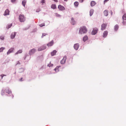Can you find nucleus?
Wrapping results in <instances>:
<instances>
[{
	"instance_id": "obj_39",
	"label": "nucleus",
	"mask_w": 126,
	"mask_h": 126,
	"mask_svg": "<svg viewBox=\"0 0 126 126\" xmlns=\"http://www.w3.org/2000/svg\"><path fill=\"white\" fill-rule=\"evenodd\" d=\"M109 0H105L104 1V4H105L106 2L108 1Z\"/></svg>"
},
{
	"instance_id": "obj_24",
	"label": "nucleus",
	"mask_w": 126,
	"mask_h": 126,
	"mask_svg": "<svg viewBox=\"0 0 126 126\" xmlns=\"http://www.w3.org/2000/svg\"><path fill=\"white\" fill-rule=\"evenodd\" d=\"M26 2V1L25 0H23L22 1V4L24 7H25Z\"/></svg>"
},
{
	"instance_id": "obj_28",
	"label": "nucleus",
	"mask_w": 126,
	"mask_h": 126,
	"mask_svg": "<svg viewBox=\"0 0 126 126\" xmlns=\"http://www.w3.org/2000/svg\"><path fill=\"white\" fill-rule=\"evenodd\" d=\"M5 49V48L3 47H2L0 48V52H1L3 51V50Z\"/></svg>"
},
{
	"instance_id": "obj_11",
	"label": "nucleus",
	"mask_w": 126,
	"mask_h": 126,
	"mask_svg": "<svg viewBox=\"0 0 126 126\" xmlns=\"http://www.w3.org/2000/svg\"><path fill=\"white\" fill-rule=\"evenodd\" d=\"M67 57L66 56H64L62 60L61 61L60 63H65Z\"/></svg>"
},
{
	"instance_id": "obj_6",
	"label": "nucleus",
	"mask_w": 126,
	"mask_h": 126,
	"mask_svg": "<svg viewBox=\"0 0 126 126\" xmlns=\"http://www.w3.org/2000/svg\"><path fill=\"white\" fill-rule=\"evenodd\" d=\"M98 30V29L96 28H93V30L91 32V34L92 35H95L97 33Z\"/></svg>"
},
{
	"instance_id": "obj_13",
	"label": "nucleus",
	"mask_w": 126,
	"mask_h": 126,
	"mask_svg": "<svg viewBox=\"0 0 126 126\" xmlns=\"http://www.w3.org/2000/svg\"><path fill=\"white\" fill-rule=\"evenodd\" d=\"M9 14V11L8 9H7L5 10L4 15V16H6L7 15H8Z\"/></svg>"
},
{
	"instance_id": "obj_47",
	"label": "nucleus",
	"mask_w": 126,
	"mask_h": 126,
	"mask_svg": "<svg viewBox=\"0 0 126 126\" xmlns=\"http://www.w3.org/2000/svg\"><path fill=\"white\" fill-rule=\"evenodd\" d=\"M64 0V1H67L68 0Z\"/></svg>"
},
{
	"instance_id": "obj_23",
	"label": "nucleus",
	"mask_w": 126,
	"mask_h": 126,
	"mask_svg": "<svg viewBox=\"0 0 126 126\" xmlns=\"http://www.w3.org/2000/svg\"><path fill=\"white\" fill-rule=\"evenodd\" d=\"M94 12V10L93 9L90 10V16H91Z\"/></svg>"
},
{
	"instance_id": "obj_9",
	"label": "nucleus",
	"mask_w": 126,
	"mask_h": 126,
	"mask_svg": "<svg viewBox=\"0 0 126 126\" xmlns=\"http://www.w3.org/2000/svg\"><path fill=\"white\" fill-rule=\"evenodd\" d=\"M107 24L105 23L101 25V30H104L106 28Z\"/></svg>"
},
{
	"instance_id": "obj_31",
	"label": "nucleus",
	"mask_w": 126,
	"mask_h": 126,
	"mask_svg": "<svg viewBox=\"0 0 126 126\" xmlns=\"http://www.w3.org/2000/svg\"><path fill=\"white\" fill-rule=\"evenodd\" d=\"M53 65V64L52 63H48L47 65V66L49 67L52 66Z\"/></svg>"
},
{
	"instance_id": "obj_50",
	"label": "nucleus",
	"mask_w": 126,
	"mask_h": 126,
	"mask_svg": "<svg viewBox=\"0 0 126 126\" xmlns=\"http://www.w3.org/2000/svg\"><path fill=\"white\" fill-rule=\"evenodd\" d=\"M51 63V62H50V63Z\"/></svg>"
},
{
	"instance_id": "obj_14",
	"label": "nucleus",
	"mask_w": 126,
	"mask_h": 126,
	"mask_svg": "<svg viewBox=\"0 0 126 126\" xmlns=\"http://www.w3.org/2000/svg\"><path fill=\"white\" fill-rule=\"evenodd\" d=\"M16 32H14L12 33L11 35V38L12 39H14L16 35Z\"/></svg>"
},
{
	"instance_id": "obj_51",
	"label": "nucleus",
	"mask_w": 126,
	"mask_h": 126,
	"mask_svg": "<svg viewBox=\"0 0 126 126\" xmlns=\"http://www.w3.org/2000/svg\"><path fill=\"white\" fill-rule=\"evenodd\" d=\"M1 0H0V1Z\"/></svg>"
},
{
	"instance_id": "obj_32",
	"label": "nucleus",
	"mask_w": 126,
	"mask_h": 126,
	"mask_svg": "<svg viewBox=\"0 0 126 126\" xmlns=\"http://www.w3.org/2000/svg\"><path fill=\"white\" fill-rule=\"evenodd\" d=\"M12 26V24H10L9 25H8V29H9V28H10L11 26Z\"/></svg>"
},
{
	"instance_id": "obj_49",
	"label": "nucleus",
	"mask_w": 126,
	"mask_h": 126,
	"mask_svg": "<svg viewBox=\"0 0 126 126\" xmlns=\"http://www.w3.org/2000/svg\"><path fill=\"white\" fill-rule=\"evenodd\" d=\"M14 97V96L13 95L12 98H13Z\"/></svg>"
},
{
	"instance_id": "obj_16",
	"label": "nucleus",
	"mask_w": 126,
	"mask_h": 126,
	"mask_svg": "<svg viewBox=\"0 0 126 126\" xmlns=\"http://www.w3.org/2000/svg\"><path fill=\"white\" fill-rule=\"evenodd\" d=\"M53 40H52L49 43L47 44V45L48 47L51 46L53 45Z\"/></svg>"
},
{
	"instance_id": "obj_8",
	"label": "nucleus",
	"mask_w": 126,
	"mask_h": 126,
	"mask_svg": "<svg viewBox=\"0 0 126 126\" xmlns=\"http://www.w3.org/2000/svg\"><path fill=\"white\" fill-rule=\"evenodd\" d=\"M14 50V47H12L7 52V55H9L10 53L13 52V51Z\"/></svg>"
},
{
	"instance_id": "obj_22",
	"label": "nucleus",
	"mask_w": 126,
	"mask_h": 126,
	"mask_svg": "<svg viewBox=\"0 0 126 126\" xmlns=\"http://www.w3.org/2000/svg\"><path fill=\"white\" fill-rule=\"evenodd\" d=\"M118 25L116 24L115 25L114 27V30L115 31H117L119 28Z\"/></svg>"
},
{
	"instance_id": "obj_12",
	"label": "nucleus",
	"mask_w": 126,
	"mask_h": 126,
	"mask_svg": "<svg viewBox=\"0 0 126 126\" xmlns=\"http://www.w3.org/2000/svg\"><path fill=\"white\" fill-rule=\"evenodd\" d=\"M71 24L73 25H75L76 24V21L73 17H72L70 22Z\"/></svg>"
},
{
	"instance_id": "obj_48",
	"label": "nucleus",
	"mask_w": 126,
	"mask_h": 126,
	"mask_svg": "<svg viewBox=\"0 0 126 126\" xmlns=\"http://www.w3.org/2000/svg\"><path fill=\"white\" fill-rule=\"evenodd\" d=\"M20 63L19 62V61H18V63Z\"/></svg>"
},
{
	"instance_id": "obj_27",
	"label": "nucleus",
	"mask_w": 126,
	"mask_h": 126,
	"mask_svg": "<svg viewBox=\"0 0 126 126\" xmlns=\"http://www.w3.org/2000/svg\"><path fill=\"white\" fill-rule=\"evenodd\" d=\"M79 3L78 2L76 1L74 3V5L75 6L77 7L79 5Z\"/></svg>"
},
{
	"instance_id": "obj_15",
	"label": "nucleus",
	"mask_w": 126,
	"mask_h": 126,
	"mask_svg": "<svg viewBox=\"0 0 126 126\" xmlns=\"http://www.w3.org/2000/svg\"><path fill=\"white\" fill-rule=\"evenodd\" d=\"M108 34V32L107 31H104L103 33V37L104 38H106V37Z\"/></svg>"
},
{
	"instance_id": "obj_38",
	"label": "nucleus",
	"mask_w": 126,
	"mask_h": 126,
	"mask_svg": "<svg viewBox=\"0 0 126 126\" xmlns=\"http://www.w3.org/2000/svg\"><path fill=\"white\" fill-rule=\"evenodd\" d=\"M29 27H28V28H25L23 29V30H28L29 29Z\"/></svg>"
},
{
	"instance_id": "obj_33",
	"label": "nucleus",
	"mask_w": 126,
	"mask_h": 126,
	"mask_svg": "<svg viewBox=\"0 0 126 126\" xmlns=\"http://www.w3.org/2000/svg\"><path fill=\"white\" fill-rule=\"evenodd\" d=\"M45 26V23H42L39 25V26L40 27H42Z\"/></svg>"
},
{
	"instance_id": "obj_43",
	"label": "nucleus",
	"mask_w": 126,
	"mask_h": 126,
	"mask_svg": "<svg viewBox=\"0 0 126 126\" xmlns=\"http://www.w3.org/2000/svg\"><path fill=\"white\" fill-rule=\"evenodd\" d=\"M84 0H80V2H82Z\"/></svg>"
},
{
	"instance_id": "obj_41",
	"label": "nucleus",
	"mask_w": 126,
	"mask_h": 126,
	"mask_svg": "<svg viewBox=\"0 0 126 126\" xmlns=\"http://www.w3.org/2000/svg\"><path fill=\"white\" fill-rule=\"evenodd\" d=\"M6 76V75H4V74H2L1 75V77H2V79L3 77V76Z\"/></svg>"
},
{
	"instance_id": "obj_36",
	"label": "nucleus",
	"mask_w": 126,
	"mask_h": 126,
	"mask_svg": "<svg viewBox=\"0 0 126 126\" xmlns=\"http://www.w3.org/2000/svg\"><path fill=\"white\" fill-rule=\"evenodd\" d=\"M40 11V9L39 8L38 9H37L36 10V12H38Z\"/></svg>"
},
{
	"instance_id": "obj_40",
	"label": "nucleus",
	"mask_w": 126,
	"mask_h": 126,
	"mask_svg": "<svg viewBox=\"0 0 126 126\" xmlns=\"http://www.w3.org/2000/svg\"><path fill=\"white\" fill-rule=\"evenodd\" d=\"M16 0H11V2L13 3L15 2Z\"/></svg>"
},
{
	"instance_id": "obj_46",
	"label": "nucleus",
	"mask_w": 126,
	"mask_h": 126,
	"mask_svg": "<svg viewBox=\"0 0 126 126\" xmlns=\"http://www.w3.org/2000/svg\"><path fill=\"white\" fill-rule=\"evenodd\" d=\"M22 79H23L22 78H21V79H20V80L21 81H22Z\"/></svg>"
},
{
	"instance_id": "obj_44",
	"label": "nucleus",
	"mask_w": 126,
	"mask_h": 126,
	"mask_svg": "<svg viewBox=\"0 0 126 126\" xmlns=\"http://www.w3.org/2000/svg\"><path fill=\"white\" fill-rule=\"evenodd\" d=\"M27 57H29V56H28V55H26L25 56V57L24 58V59L25 60V59Z\"/></svg>"
},
{
	"instance_id": "obj_20",
	"label": "nucleus",
	"mask_w": 126,
	"mask_h": 126,
	"mask_svg": "<svg viewBox=\"0 0 126 126\" xmlns=\"http://www.w3.org/2000/svg\"><path fill=\"white\" fill-rule=\"evenodd\" d=\"M51 8L53 9H55L56 8V5L55 4H52L51 6Z\"/></svg>"
},
{
	"instance_id": "obj_3",
	"label": "nucleus",
	"mask_w": 126,
	"mask_h": 126,
	"mask_svg": "<svg viewBox=\"0 0 126 126\" xmlns=\"http://www.w3.org/2000/svg\"><path fill=\"white\" fill-rule=\"evenodd\" d=\"M36 50L35 48H32L30 50L29 54L30 56L33 55L36 51Z\"/></svg>"
},
{
	"instance_id": "obj_35",
	"label": "nucleus",
	"mask_w": 126,
	"mask_h": 126,
	"mask_svg": "<svg viewBox=\"0 0 126 126\" xmlns=\"http://www.w3.org/2000/svg\"><path fill=\"white\" fill-rule=\"evenodd\" d=\"M122 23L123 24V25H126V21H124V20H123Z\"/></svg>"
},
{
	"instance_id": "obj_26",
	"label": "nucleus",
	"mask_w": 126,
	"mask_h": 126,
	"mask_svg": "<svg viewBox=\"0 0 126 126\" xmlns=\"http://www.w3.org/2000/svg\"><path fill=\"white\" fill-rule=\"evenodd\" d=\"M22 50H18L17 52H16L15 53V54H17L18 53H22Z\"/></svg>"
},
{
	"instance_id": "obj_7",
	"label": "nucleus",
	"mask_w": 126,
	"mask_h": 126,
	"mask_svg": "<svg viewBox=\"0 0 126 126\" xmlns=\"http://www.w3.org/2000/svg\"><path fill=\"white\" fill-rule=\"evenodd\" d=\"M58 8L61 11H64L65 10V8L64 7L60 4L58 6Z\"/></svg>"
},
{
	"instance_id": "obj_1",
	"label": "nucleus",
	"mask_w": 126,
	"mask_h": 126,
	"mask_svg": "<svg viewBox=\"0 0 126 126\" xmlns=\"http://www.w3.org/2000/svg\"><path fill=\"white\" fill-rule=\"evenodd\" d=\"M87 31V29L85 26H83L80 27L79 32V34H82L86 33Z\"/></svg>"
},
{
	"instance_id": "obj_25",
	"label": "nucleus",
	"mask_w": 126,
	"mask_h": 126,
	"mask_svg": "<svg viewBox=\"0 0 126 126\" xmlns=\"http://www.w3.org/2000/svg\"><path fill=\"white\" fill-rule=\"evenodd\" d=\"M122 19L123 20H126V14H125L122 16Z\"/></svg>"
},
{
	"instance_id": "obj_19",
	"label": "nucleus",
	"mask_w": 126,
	"mask_h": 126,
	"mask_svg": "<svg viewBox=\"0 0 126 126\" xmlns=\"http://www.w3.org/2000/svg\"><path fill=\"white\" fill-rule=\"evenodd\" d=\"M95 2L94 1H92L90 2V5L92 7L94 6L96 4Z\"/></svg>"
},
{
	"instance_id": "obj_10",
	"label": "nucleus",
	"mask_w": 126,
	"mask_h": 126,
	"mask_svg": "<svg viewBox=\"0 0 126 126\" xmlns=\"http://www.w3.org/2000/svg\"><path fill=\"white\" fill-rule=\"evenodd\" d=\"M79 45L78 43H77L75 44L74 46V48L76 50H78L79 47Z\"/></svg>"
},
{
	"instance_id": "obj_30",
	"label": "nucleus",
	"mask_w": 126,
	"mask_h": 126,
	"mask_svg": "<svg viewBox=\"0 0 126 126\" xmlns=\"http://www.w3.org/2000/svg\"><path fill=\"white\" fill-rule=\"evenodd\" d=\"M0 39L1 40H3L4 39V37L2 35L0 36Z\"/></svg>"
},
{
	"instance_id": "obj_18",
	"label": "nucleus",
	"mask_w": 126,
	"mask_h": 126,
	"mask_svg": "<svg viewBox=\"0 0 126 126\" xmlns=\"http://www.w3.org/2000/svg\"><path fill=\"white\" fill-rule=\"evenodd\" d=\"M105 16H107L108 15V11L106 10H105L103 12Z\"/></svg>"
},
{
	"instance_id": "obj_42",
	"label": "nucleus",
	"mask_w": 126,
	"mask_h": 126,
	"mask_svg": "<svg viewBox=\"0 0 126 126\" xmlns=\"http://www.w3.org/2000/svg\"><path fill=\"white\" fill-rule=\"evenodd\" d=\"M110 12H111V15H112L113 12L111 10L110 11Z\"/></svg>"
},
{
	"instance_id": "obj_17",
	"label": "nucleus",
	"mask_w": 126,
	"mask_h": 126,
	"mask_svg": "<svg viewBox=\"0 0 126 126\" xmlns=\"http://www.w3.org/2000/svg\"><path fill=\"white\" fill-rule=\"evenodd\" d=\"M57 51L56 50H53L51 52V55L52 56H53L56 55Z\"/></svg>"
},
{
	"instance_id": "obj_45",
	"label": "nucleus",
	"mask_w": 126,
	"mask_h": 126,
	"mask_svg": "<svg viewBox=\"0 0 126 126\" xmlns=\"http://www.w3.org/2000/svg\"><path fill=\"white\" fill-rule=\"evenodd\" d=\"M57 67H56V68H55L54 69V70L55 71H56V70H57Z\"/></svg>"
},
{
	"instance_id": "obj_34",
	"label": "nucleus",
	"mask_w": 126,
	"mask_h": 126,
	"mask_svg": "<svg viewBox=\"0 0 126 126\" xmlns=\"http://www.w3.org/2000/svg\"><path fill=\"white\" fill-rule=\"evenodd\" d=\"M47 34L46 33H43L42 34V38H43L44 36H45L46 35H47Z\"/></svg>"
},
{
	"instance_id": "obj_37",
	"label": "nucleus",
	"mask_w": 126,
	"mask_h": 126,
	"mask_svg": "<svg viewBox=\"0 0 126 126\" xmlns=\"http://www.w3.org/2000/svg\"><path fill=\"white\" fill-rule=\"evenodd\" d=\"M45 2V0H42L41 2V3H42V4L44 3Z\"/></svg>"
},
{
	"instance_id": "obj_2",
	"label": "nucleus",
	"mask_w": 126,
	"mask_h": 126,
	"mask_svg": "<svg viewBox=\"0 0 126 126\" xmlns=\"http://www.w3.org/2000/svg\"><path fill=\"white\" fill-rule=\"evenodd\" d=\"M8 94L11 93V92L8 87H6L5 89H2L1 92V94L2 95H3L5 94L4 92Z\"/></svg>"
},
{
	"instance_id": "obj_29",
	"label": "nucleus",
	"mask_w": 126,
	"mask_h": 126,
	"mask_svg": "<svg viewBox=\"0 0 126 126\" xmlns=\"http://www.w3.org/2000/svg\"><path fill=\"white\" fill-rule=\"evenodd\" d=\"M55 16L57 17H60L61 16V15L57 13H55Z\"/></svg>"
},
{
	"instance_id": "obj_4",
	"label": "nucleus",
	"mask_w": 126,
	"mask_h": 126,
	"mask_svg": "<svg viewBox=\"0 0 126 126\" xmlns=\"http://www.w3.org/2000/svg\"><path fill=\"white\" fill-rule=\"evenodd\" d=\"M46 48V44H44L42 46L38 47V50L39 51H41L45 49Z\"/></svg>"
},
{
	"instance_id": "obj_5",
	"label": "nucleus",
	"mask_w": 126,
	"mask_h": 126,
	"mask_svg": "<svg viewBox=\"0 0 126 126\" xmlns=\"http://www.w3.org/2000/svg\"><path fill=\"white\" fill-rule=\"evenodd\" d=\"M19 19L20 21L21 22H24L25 20V18L23 15H19Z\"/></svg>"
},
{
	"instance_id": "obj_21",
	"label": "nucleus",
	"mask_w": 126,
	"mask_h": 126,
	"mask_svg": "<svg viewBox=\"0 0 126 126\" xmlns=\"http://www.w3.org/2000/svg\"><path fill=\"white\" fill-rule=\"evenodd\" d=\"M88 39V36H85L83 38V40L84 42H85L87 41Z\"/></svg>"
}]
</instances>
